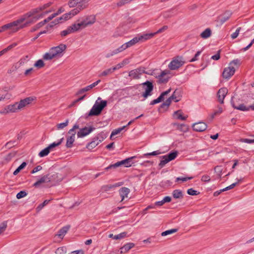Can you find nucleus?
<instances>
[{"mask_svg": "<svg viewBox=\"0 0 254 254\" xmlns=\"http://www.w3.org/2000/svg\"><path fill=\"white\" fill-rule=\"evenodd\" d=\"M241 64L240 60L237 59L233 60L228 67L224 68L222 73L223 77L225 79H229L235 73L236 69L238 68Z\"/></svg>", "mask_w": 254, "mask_h": 254, "instance_id": "1", "label": "nucleus"}, {"mask_svg": "<svg viewBox=\"0 0 254 254\" xmlns=\"http://www.w3.org/2000/svg\"><path fill=\"white\" fill-rule=\"evenodd\" d=\"M69 6L76 8L72 10V14H77L82 10L86 8L88 6L86 0H70L68 2Z\"/></svg>", "mask_w": 254, "mask_h": 254, "instance_id": "2", "label": "nucleus"}, {"mask_svg": "<svg viewBox=\"0 0 254 254\" xmlns=\"http://www.w3.org/2000/svg\"><path fill=\"white\" fill-rule=\"evenodd\" d=\"M100 97H98L97 100L95 102L94 105L89 112L88 116H98L99 115L103 109L107 106V102L106 100H101L100 103L98 102L100 100Z\"/></svg>", "mask_w": 254, "mask_h": 254, "instance_id": "3", "label": "nucleus"}, {"mask_svg": "<svg viewBox=\"0 0 254 254\" xmlns=\"http://www.w3.org/2000/svg\"><path fill=\"white\" fill-rule=\"evenodd\" d=\"M24 21V18L22 16L19 19L7 24V25H10L8 29L10 30L11 33L16 32L19 30L27 26V24H20Z\"/></svg>", "mask_w": 254, "mask_h": 254, "instance_id": "4", "label": "nucleus"}, {"mask_svg": "<svg viewBox=\"0 0 254 254\" xmlns=\"http://www.w3.org/2000/svg\"><path fill=\"white\" fill-rule=\"evenodd\" d=\"M178 155L177 151L171 152L166 155L161 156L162 160L159 164L160 168L163 167L169 162L175 159Z\"/></svg>", "mask_w": 254, "mask_h": 254, "instance_id": "5", "label": "nucleus"}, {"mask_svg": "<svg viewBox=\"0 0 254 254\" xmlns=\"http://www.w3.org/2000/svg\"><path fill=\"white\" fill-rule=\"evenodd\" d=\"M144 92L142 93V96L144 98H147L148 96L152 95V92L153 89V85L152 83L149 81H146L145 82L141 84Z\"/></svg>", "mask_w": 254, "mask_h": 254, "instance_id": "6", "label": "nucleus"}, {"mask_svg": "<svg viewBox=\"0 0 254 254\" xmlns=\"http://www.w3.org/2000/svg\"><path fill=\"white\" fill-rule=\"evenodd\" d=\"M185 62L182 57L174 58L168 65V67L171 70H176L182 66Z\"/></svg>", "mask_w": 254, "mask_h": 254, "instance_id": "7", "label": "nucleus"}, {"mask_svg": "<svg viewBox=\"0 0 254 254\" xmlns=\"http://www.w3.org/2000/svg\"><path fill=\"white\" fill-rule=\"evenodd\" d=\"M170 73V71L169 70H165L162 71L161 73L158 75H156L154 72H152L150 74L155 76L156 78L158 79V82L159 83H166L168 81L169 77L168 75Z\"/></svg>", "mask_w": 254, "mask_h": 254, "instance_id": "8", "label": "nucleus"}, {"mask_svg": "<svg viewBox=\"0 0 254 254\" xmlns=\"http://www.w3.org/2000/svg\"><path fill=\"white\" fill-rule=\"evenodd\" d=\"M149 74L145 71L144 67H138L136 69H132L129 72L128 76L133 79H138L140 78L141 75L143 73Z\"/></svg>", "mask_w": 254, "mask_h": 254, "instance_id": "9", "label": "nucleus"}, {"mask_svg": "<svg viewBox=\"0 0 254 254\" xmlns=\"http://www.w3.org/2000/svg\"><path fill=\"white\" fill-rule=\"evenodd\" d=\"M66 48V46L65 44H61L58 46L52 47L50 49L51 52L54 54V56H61Z\"/></svg>", "mask_w": 254, "mask_h": 254, "instance_id": "10", "label": "nucleus"}, {"mask_svg": "<svg viewBox=\"0 0 254 254\" xmlns=\"http://www.w3.org/2000/svg\"><path fill=\"white\" fill-rule=\"evenodd\" d=\"M95 16L93 15L86 16L81 21L82 24V28H85L88 26L92 25L95 22Z\"/></svg>", "mask_w": 254, "mask_h": 254, "instance_id": "11", "label": "nucleus"}, {"mask_svg": "<svg viewBox=\"0 0 254 254\" xmlns=\"http://www.w3.org/2000/svg\"><path fill=\"white\" fill-rule=\"evenodd\" d=\"M34 98L32 97H27L21 100L19 102H17V109L19 110H22L24 107L31 104Z\"/></svg>", "mask_w": 254, "mask_h": 254, "instance_id": "12", "label": "nucleus"}, {"mask_svg": "<svg viewBox=\"0 0 254 254\" xmlns=\"http://www.w3.org/2000/svg\"><path fill=\"white\" fill-rule=\"evenodd\" d=\"M95 127H85L81 128L79 131L77 132V135L78 137H83L93 131L95 129Z\"/></svg>", "mask_w": 254, "mask_h": 254, "instance_id": "13", "label": "nucleus"}, {"mask_svg": "<svg viewBox=\"0 0 254 254\" xmlns=\"http://www.w3.org/2000/svg\"><path fill=\"white\" fill-rule=\"evenodd\" d=\"M228 92V89L225 87L221 88L218 90L217 92V98L219 102L221 104H223L224 99L227 94Z\"/></svg>", "mask_w": 254, "mask_h": 254, "instance_id": "14", "label": "nucleus"}, {"mask_svg": "<svg viewBox=\"0 0 254 254\" xmlns=\"http://www.w3.org/2000/svg\"><path fill=\"white\" fill-rule=\"evenodd\" d=\"M207 125L202 122L194 123L192 125V128L194 130L198 132L204 131L207 128Z\"/></svg>", "mask_w": 254, "mask_h": 254, "instance_id": "15", "label": "nucleus"}, {"mask_svg": "<svg viewBox=\"0 0 254 254\" xmlns=\"http://www.w3.org/2000/svg\"><path fill=\"white\" fill-rule=\"evenodd\" d=\"M232 14V13L230 11H226L223 14L220 15L218 17V22L221 24H223L229 19Z\"/></svg>", "mask_w": 254, "mask_h": 254, "instance_id": "16", "label": "nucleus"}, {"mask_svg": "<svg viewBox=\"0 0 254 254\" xmlns=\"http://www.w3.org/2000/svg\"><path fill=\"white\" fill-rule=\"evenodd\" d=\"M182 96V92L181 89H177L173 92L170 98L175 102H178L181 100Z\"/></svg>", "mask_w": 254, "mask_h": 254, "instance_id": "17", "label": "nucleus"}, {"mask_svg": "<svg viewBox=\"0 0 254 254\" xmlns=\"http://www.w3.org/2000/svg\"><path fill=\"white\" fill-rule=\"evenodd\" d=\"M51 180L50 179V175L47 174L41 177V179L38 180L37 182H36L34 184L33 186L35 187H38L41 184L45 183H50Z\"/></svg>", "mask_w": 254, "mask_h": 254, "instance_id": "18", "label": "nucleus"}, {"mask_svg": "<svg viewBox=\"0 0 254 254\" xmlns=\"http://www.w3.org/2000/svg\"><path fill=\"white\" fill-rule=\"evenodd\" d=\"M101 82V80L100 79L97 80L96 82L93 83L92 84L83 88L81 89H80L77 92V95H79L83 93L84 92L88 91L93 87H95L96 85H97L100 82Z\"/></svg>", "mask_w": 254, "mask_h": 254, "instance_id": "19", "label": "nucleus"}, {"mask_svg": "<svg viewBox=\"0 0 254 254\" xmlns=\"http://www.w3.org/2000/svg\"><path fill=\"white\" fill-rule=\"evenodd\" d=\"M69 135L66 136V142L65 146L67 148H71L74 142L75 134L73 133H68Z\"/></svg>", "mask_w": 254, "mask_h": 254, "instance_id": "20", "label": "nucleus"}, {"mask_svg": "<svg viewBox=\"0 0 254 254\" xmlns=\"http://www.w3.org/2000/svg\"><path fill=\"white\" fill-rule=\"evenodd\" d=\"M72 10H71L70 12L64 14L62 16L60 17V18L55 19L54 20V21L52 22V23H53L54 24H57V23L60 22V20H66L70 18L71 17L76 15V14H72Z\"/></svg>", "mask_w": 254, "mask_h": 254, "instance_id": "21", "label": "nucleus"}, {"mask_svg": "<svg viewBox=\"0 0 254 254\" xmlns=\"http://www.w3.org/2000/svg\"><path fill=\"white\" fill-rule=\"evenodd\" d=\"M231 103L233 107L237 110L242 111H248L250 110V106L247 107L244 104H241L238 106H236L233 101V98H232Z\"/></svg>", "mask_w": 254, "mask_h": 254, "instance_id": "22", "label": "nucleus"}, {"mask_svg": "<svg viewBox=\"0 0 254 254\" xmlns=\"http://www.w3.org/2000/svg\"><path fill=\"white\" fill-rule=\"evenodd\" d=\"M42 11L41 8L40 6H39L36 8L33 9L29 12H27V13L25 14L22 16V17L24 18V20L27 19L28 18L31 17L33 16L34 14L40 12Z\"/></svg>", "mask_w": 254, "mask_h": 254, "instance_id": "23", "label": "nucleus"}, {"mask_svg": "<svg viewBox=\"0 0 254 254\" xmlns=\"http://www.w3.org/2000/svg\"><path fill=\"white\" fill-rule=\"evenodd\" d=\"M29 58L28 56H26L23 59H21L19 61V64H16L12 66V67L8 71L9 73H12L13 72L15 71L18 67L20 66L21 64L24 63L25 61L28 60Z\"/></svg>", "mask_w": 254, "mask_h": 254, "instance_id": "24", "label": "nucleus"}, {"mask_svg": "<svg viewBox=\"0 0 254 254\" xmlns=\"http://www.w3.org/2000/svg\"><path fill=\"white\" fill-rule=\"evenodd\" d=\"M130 192V190L128 188L123 187L119 190V193L122 197L121 201H123L125 198L127 197L128 194Z\"/></svg>", "mask_w": 254, "mask_h": 254, "instance_id": "25", "label": "nucleus"}, {"mask_svg": "<svg viewBox=\"0 0 254 254\" xmlns=\"http://www.w3.org/2000/svg\"><path fill=\"white\" fill-rule=\"evenodd\" d=\"M134 244L132 243H128L120 248V254L127 253L129 250L134 247Z\"/></svg>", "mask_w": 254, "mask_h": 254, "instance_id": "26", "label": "nucleus"}, {"mask_svg": "<svg viewBox=\"0 0 254 254\" xmlns=\"http://www.w3.org/2000/svg\"><path fill=\"white\" fill-rule=\"evenodd\" d=\"M69 229V226H66L63 227L59 231L58 233L56 236H58L61 239H63L66 233L67 232Z\"/></svg>", "mask_w": 254, "mask_h": 254, "instance_id": "27", "label": "nucleus"}, {"mask_svg": "<svg viewBox=\"0 0 254 254\" xmlns=\"http://www.w3.org/2000/svg\"><path fill=\"white\" fill-rule=\"evenodd\" d=\"M50 179L51 183H58L62 181L63 178L61 176H59L58 173H55L52 175H50Z\"/></svg>", "mask_w": 254, "mask_h": 254, "instance_id": "28", "label": "nucleus"}, {"mask_svg": "<svg viewBox=\"0 0 254 254\" xmlns=\"http://www.w3.org/2000/svg\"><path fill=\"white\" fill-rule=\"evenodd\" d=\"M127 235V233L126 232H122L118 235H114L113 234H110L109 235V238H113L115 240L122 239L125 237H126Z\"/></svg>", "mask_w": 254, "mask_h": 254, "instance_id": "29", "label": "nucleus"}, {"mask_svg": "<svg viewBox=\"0 0 254 254\" xmlns=\"http://www.w3.org/2000/svg\"><path fill=\"white\" fill-rule=\"evenodd\" d=\"M125 162H126V161H125V160H123L121 161L117 162V163H116L114 164L109 165L108 167H107L105 168V170H108L109 169H112V168H115L118 167L123 165H124L126 166Z\"/></svg>", "mask_w": 254, "mask_h": 254, "instance_id": "30", "label": "nucleus"}, {"mask_svg": "<svg viewBox=\"0 0 254 254\" xmlns=\"http://www.w3.org/2000/svg\"><path fill=\"white\" fill-rule=\"evenodd\" d=\"M155 35V33H147L138 37V38L140 39V41H144L152 38Z\"/></svg>", "mask_w": 254, "mask_h": 254, "instance_id": "31", "label": "nucleus"}, {"mask_svg": "<svg viewBox=\"0 0 254 254\" xmlns=\"http://www.w3.org/2000/svg\"><path fill=\"white\" fill-rule=\"evenodd\" d=\"M17 102H15L13 104L7 105V109H8L9 113H16L20 111L19 109H17Z\"/></svg>", "mask_w": 254, "mask_h": 254, "instance_id": "32", "label": "nucleus"}, {"mask_svg": "<svg viewBox=\"0 0 254 254\" xmlns=\"http://www.w3.org/2000/svg\"><path fill=\"white\" fill-rule=\"evenodd\" d=\"M173 117L177 119L181 120L182 121L186 120L187 118V117L183 116L182 112L180 110L175 111L174 113Z\"/></svg>", "mask_w": 254, "mask_h": 254, "instance_id": "33", "label": "nucleus"}, {"mask_svg": "<svg viewBox=\"0 0 254 254\" xmlns=\"http://www.w3.org/2000/svg\"><path fill=\"white\" fill-rule=\"evenodd\" d=\"M173 196L176 199H182L183 197L182 191L180 190H175L172 192Z\"/></svg>", "mask_w": 254, "mask_h": 254, "instance_id": "34", "label": "nucleus"}, {"mask_svg": "<svg viewBox=\"0 0 254 254\" xmlns=\"http://www.w3.org/2000/svg\"><path fill=\"white\" fill-rule=\"evenodd\" d=\"M211 30L210 28H206L200 35V36L203 39H207L211 35Z\"/></svg>", "mask_w": 254, "mask_h": 254, "instance_id": "35", "label": "nucleus"}, {"mask_svg": "<svg viewBox=\"0 0 254 254\" xmlns=\"http://www.w3.org/2000/svg\"><path fill=\"white\" fill-rule=\"evenodd\" d=\"M107 137V134L104 132L102 131L97 134V135L94 137V139L99 141V143L101 142L104 139Z\"/></svg>", "mask_w": 254, "mask_h": 254, "instance_id": "36", "label": "nucleus"}, {"mask_svg": "<svg viewBox=\"0 0 254 254\" xmlns=\"http://www.w3.org/2000/svg\"><path fill=\"white\" fill-rule=\"evenodd\" d=\"M140 41V39L138 38V37H135L129 41L125 43L126 46H127V48H129L134 45H135L136 43H138Z\"/></svg>", "mask_w": 254, "mask_h": 254, "instance_id": "37", "label": "nucleus"}, {"mask_svg": "<svg viewBox=\"0 0 254 254\" xmlns=\"http://www.w3.org/2000/svg\"><path fill=\"white\" fill-rule=\"evenodd\" d=\"M72 31L73 32H75L78 30L80 29H82V24L81 22L78 23H74L72 24L71 26H70Z\"/></svg>", "mask_w": 254, "mask_h": 254, "instance_id": "38", "label": "nucleus"}, {"mask_svg": "<svg viewBox=\"0 0 254 254\" xmlns=\"http://www.w3.org/2000/svg\"><path fill=\"white\" fill-rule=\"evenodd\" d=\"M55 57V56H54V54L51 52V50L50 49L49 52L46 53L44 55L43 58L45 60H51Z\"/></svg>", "mask_w": 254, "mask_h": 254, "instance_id": "39", "label": "nucleus"}, {"mask_svg": "<svg viewBox=\"0 0 254 254\" xmlns=\"http://www.w3.org/2000/svg\"><path fill=\"white\" fill-rule=\"evenodd\" d=\"M172 101V99L170 98V97L167 99L165 102H164L163 103H162L159 109V111L160 112L162 110V109L164 108L165 107L168 108L170 105L171 104Z\"/></svg>", "mask_w": 254, "mask_h": 254, "instance_id": "40", "label": "nucleus"}, {"mask_svg": "<svg viewBox=\"0 0 254 254\" xmlns=\"http://www.w3.org/2000/svg\"><path fill=\"white\" fill-rule=\"evenodd\" d=\"M68 123L69 120L67 119L65 120V122L57 124L56 126L57 129L58 130L64 129L68 126Z\"/></svg>", "mask_w": 254, "mask_h": 254, "instance_id": "41", "label": "nucleus"}, {"mask_svg": "<svg viewBox=\"0 0 254 254\" xmlns=\"http://www.w3.org/2000/svg\"><path fill=\"white\" fill-rule=\"evenodd\" d=\"M99 143H100L99 142V141H97L96 139H94V138L93 141L88 143V144L87 146V148H88L89 149H93L95 148Z\"/></svg>", "mask_w": 254, "mask_h": 254, "instance_id": "42", "label": "nucleus"}, {"mask_svg": "<svg viewBox=\"0 0 254 254\" xmlns=\"http://www.w3.org/2000/svg\"><path fill=\"white\" fill-rule=\"evenodd\" d=\"M113 72H114V71H113L112 68H110L107 69L105 70L104 71H103V72H102L99 75V77L106 76L109 74H111Z\"/></svg>", "mask_w": 254, "mask_h": 254, "instance_id": "43", "label": "nucleus"}, {"mask_svg": "<svg viewBox=\"0 0 254 254\" xmlns=\"http://www.w3.org/2000/svg\"><path fill=\"white\" fill-rule=\"evenodd\" d=\"M27 165V163L25 162H23L13 172L14 175H17L19 172L24 169Z\"/></svg>", "mask_w": 254, "mask_h": 254, "instance_id": "44", "label": "nucleus"}, {"mask_svg": "<svg viewBox=\"0 0 254 254\" xmlns=\"http://www.w3.org/2000/svg\"><path fill=\"white\" fill-rule=\"evenodd\" d=\"M125 127H126V126H123L121 127H119L117 129H114L111 133L110 138L112 139V137L115 135L118 134L121 131H122Z\"/></svg>", "mask_w": 254, "mask_h": 254, "instance_id": "45", "label": "nucleus"}, {"mask_svg": "<svg viewBox=\"0 0 254 254\" xmlns=\"http://www.w3.org/2000/svg\"><path fill=\"white\" fill-rule=\"evenodd\" d=\"M178 231L177 229H172L168 230H166L161 233L162 236H166L168 235L172 234L173 233H176Z\"/></svg>", "mask_w": 254, "mask_h": 254, "instance_id": "46", "label": "nucleus"}, {"mask_svg": "<svg viewBox=\"0 0 254 254\" xmlns=\"http://www.w3.org/2000/svg\"><path fill=\"white\" fill-rule=\"evenodd\" d=\"M34 66L38 69L41 68L45 66V64L43 60H38L34 64Z\"/></svg>", "mask_w": 254, "mask_h": 254, "instance_id": "47", "label": "nucleus"}, {"mask_svg": "<svg viewBox=\"0 0 254 254\" xmlns=\"http://www.w3.org/2000/svg\"><path fill=\"white\" fill-rule=\"evenodd\" d=\"M50 149L47 147L39 152V156L41 157L46 156L48 155V154L50 153Z\"/></svg>", "mask_w": 254, "mask_h": 254, "instance_id": "48", "label": "nucleus"}, {"mask_svg": "<svg viewBox=\"0 0 254 254\" xmlns=\"http://www.w3.org/2000/svg\"><path fill=\"white\" fill-rule=\"evenodd\" d=\"M136 158V156H132L131 157H129V158H127V159H125V161H126V162H125L126 167H128L131 166V164L133 163V162H132V160L133 158Z\"/></svg>", "mask_w": 254, "mask_h": 254, "instance_id": "49", "label": "nucleus"}, {"mask_svg": "<svg viewBox=\"0 0 254 254\" xmlns=\"http://www.w3.org/2000/svg\"><path fill=\"white\" fill-rule=\"evenodd\" d=\"M131 1V0H120L117 3V5L118 7H121L127 3L130 2Z\"/></svg>", "mask_w": 254, "mask_h": 254, "instance_id": "50", "label": "nucleus"}, {"mask_svg": "<svg viewBox=\"0 0 254 254\" xmlns=\"http://www.w3.org/2000/svg\"><path fill=\"white\" fill-rule=\"evenodd\" d=\"M71 33H73V32L72 31L70 26H69L66 29L62 31L61 35L62 36H65Z\"/></svg>", "mask_w": 254, "mask_h": 254, "instance_id": "51", "label": "nucleus"}, {"mask_svg": "<svg viewBox=\"0 0 254 254\" xmlns=\"http://www.w3.org/2000/svg\"><path fill=\"white\" fill-rule=\"evenodd\" d=\"M66 248L64 247L59 248L56 251V254H66Z\"/></svg>", "mask_w": 254, "mask_h": 254, "instance_id": "52", "label": "nucleus"}, {"mask_svg": "<svg viewBox=\"0 0 254 254\" xmlns=\"http://www.w3.org/2000/svg\"><path fill=\"white\" fill-rule=\"evenodd\" d=\"M50 200H45L42 203L39 204L37 207V211H40L45 205L50 202Z\"/></svg>", "mask_w": 254, "mask_h": 254, "instance_id": "53", "label": "nucleus"}, {"mask_svg": "<svg viewBox=\"0 0 254 254\" xmlns=\"http://www.w3.org/2000/svg\"><path fill=\"white\" fill-rule=\"evenodd\" d=\"M16 45H17V43H14L12 44L11 45L8 46L7 48L2 50L1 51L3 53V54H4L5 53H6L7 52H8V51L10 50L13 48L15 47Z\"/></svg>", "mask_w": 254, "mask_h": 254, "instance_id": "54", "label": "nucleus"}, {"mask_svg": "<svg viewBox=\"0 0 254 254\" xmlns=\"http://www.w3.org/2000/svg\"><path fill=\"white\" fill-rule=\"evenodd\" d=\"M223 112L222 108L221 107H218V110L215 111L213 114L211 115V119H213L216 115H219Z\"/></svg>", "mask_w": 254, "mask_h": 254, "instance_id": "55", "label": "nucleus"}, {"mask_svg": "<svg viewBox=\"0 0 254 254\" xmlns=\"http://www.w3.org/2000/svg\"><path fill=\"white\" fill-rule=\"evenodd\" d=\"M27 194V193L25 191H20L16 194V197L18 199H20L26 196Z\"/></svg>", "mask_w": 254, "mask_h": 254, "instance_id": "56", "label": "nucleus"}, {"mask_svg": "<svg viewBox=\"0 0 254 254\" xmlns=\"http://www.w3.org/2000/svg\"><path fill=\"white\" fill-rule=\"evenodd\" d=\"M113 188H114L113 185H108L102 186V190L104 191H108Z\"/></svg>", "mask_w": 254, "mask_h": 254, "instance_id": "57", "label": "nucleus"}, {"mask_svg": "<svg viewBox=\"0 0 254 254\" xmlns=\"http://www.w3.org/2000/svg\"><path fill=\"white\" fill-rule=\"evenodd\" d=\"M163 98L162 97V96H159L157 99L153 100L150 102V105H153L154 104L160 103L162 100H163Z\"/></svg>", "mask_w": 254, "mask_h": 254, "instance_id": "58", "label": "nucleus"}, {"mask_svg": "<svg viewBox=\"0 0 254 254\" xmlns=\"http://www.w3.org/2000/svg\"><path fill=\"white\" fill-rule=\"evenodd\" d=\"M187 193L189 195H196L199 193V192H197L196 190H195L193 189H191V188L188 190Z\"/></svg>", "mask_w": 254, "mask_h": 254, "instance_id": "59", "label": "nucleus"}, {"mask_svg": "<svg viewBox=\"0 0 254 254\" xmlns=\"http://www.w3.org/2000/svg\"><path fill=\"white\" fill-rule=\"evenodd\" d=\"M192 178H193L192 177H186V178L178 177L176 178V182H177L179 181H182V182H184L187 181L188 180H191Z\"/></svg>", "mask_w": 254, "mask_h": 254, "instance_id": "60", "label": "nucleus"}, {"mask_svg": "<svg viewBox=\"0 0 254 254\" xmlns=\"http://www.w3.org/2000/svg\"><path fill=\"white\" fill-rule=\"evenodd\" d=\"M241 29V27H239L234 33L231 34V37L233 39H234L238 37Z\"/></svg>", "mask_w": 254, "mask_h": 254, "instance_id": "61", "label": "nucleus"}, {"mask_svg": "<svg viewBox=\"0 0 254 254\" xmlns=\"http://www.w3.org/2000/svg\"><path fill=\"white\" fill-rule=\"evenodd\" d=\"M15 145V141H10L9 142H7L5 145V147L7 148H11V147H13Z\"/></svg>", "mask_w": 254, "mask_h": 254, "instance_id": "62", "label": "nucleus"}, {"mask_svg": "<svg viewBox=\"0 0 254 254\" xmlns=\"http://www.w3.org/2000/svg\"><path fill=\"white\" fill-rule=\"evenodd\" d=\"M9 113H10L8 111V109H7V106H5L4 108L0 110V114L1 115H5Z\"/></svg>", "mask_w": 254, "mask_h": 254, "instance_id": "63", "label": "nucleus"}, {"mask_svg": "<svg viewBox=\"0 0 254 254\" xmlns=\"http://www.w3.org/2000/svg\"><path fill=\"white\" fill-rule=\"evenodd\" d=\"M240 141L242 142H245L247 143H254V139H248V138H242L240 139Z\"/></svg>", "mask_w": 254, "mask_h": 254, "instance_id": "64", "label": "nucleus"}]
</instances>
